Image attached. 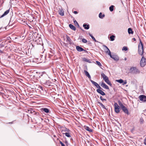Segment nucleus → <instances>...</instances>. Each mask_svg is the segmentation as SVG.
I'll return each mask as SVG.
<instances>
[{
	"label": "nucleus",
	"mask_w": 146,
	"mask_h": 146,
	"mask_svg": "<svg viewBox=\"0 0 146 146\" xmlns=\"http://www.w3.org/2000/svg\"><path fill=\"white\" fill-rule=\"evenodd\" d=\"M84 72L85 73V75L90 80H91V76L88 72L86 70H84Z\"/></svg>",
	"instance_id": "nucleus-13"
},
{
	"label": "nucleus",
	"mask_w": 146,
	"mask_h": 146,
	"mask_svg": "<svg viewBox=\"0 0 146 146\" xmlns=\"http://www.w3.org/2000/svg\"><path fill=\"white\" fill-rule=\"evenodd\" d=\"M106 99H104V98H103L102 99V102H103L104 101H106Z\"/></svg>",
	"instance_id": "nucleus-41"
},
{
	"label": "nucleus",
	"mask_w": 146,
	"mask_h": 146,
	"mask_svg": "<svg viewBox=\"0 0 146 146\" xmlns=\"http://www.w3.org/2000/svg\"><path fill=\"white\" fill-rule=\"evenodd\" d=\"M9 9L6 10L5 12L4 13L1 15V16L0 17V18L3 17L5 15H7L9 13Z\"/></svg>",
	"instance_id": "nucleus-16"
},
{
	"label": "nucleus",
	"mask_w": 146,
	"mask_h": 146,
	"mask_svg": "<svg viewBox=\"0 0 146 146\" xmlns=\"http://www.w3.org/2000/svg\"><path fill=\"white\" fill-rule=\"evenodd\" d=\"M128 48L127 47H123V48L122 50H124L125 51H126L127 50Z\"/></svg>",
	"instance_id": "nucleus-35"
},
{
	"label": "nucleus",
	"mask_w": 146,
	"mask_h": 146,
	"mask_svg": "<svg viewBox=\"0 0 146 146\" xmlns=\"http://www.w3.org/2000/svg\"><path fill=\"white\" fill-rule=\"evenodd\" d=\"M40 88H41V89L42 90V87H40Z\"/></svg>",
	"instance_id": "nucleus-53"
},
{
	"label": "nucleus",
	"mask_w": 146,
	"mask_h": 146,
	"mask_svg": "<svg viewBox=\"0 0 146 146\" xmlns=\"http://www.w3.org/2000/svg\"><path fill=\"white\" fill-rule=\"evenodd\" d=\"M137 36L139 38L140 41V43L138 46V53L140 55L142 56L144 52L143 48V45L141 40V39L139 38V36L137 35Z\"/></svg>",
	"instance_id": "nucleus-3"
},
{
	"label": "nucleus",
	"mask_w": 146,
	"mask_h": 146,
	"mask_svg": "<svg viewBox=\"0 0 146 146\" xmlns=\"http://www.w3.org/2000/svg\"><path fill=\"white\" fill-rule=\"evenodd\" d=\"M133 40L134 41H136V39H135V38H133Z\"/></svg>",
	"instance_id": "nucleus-46"
},
{
	"label": "nucleus",
	"mask_w": 146,
	"mask_h": 146,
	"mask_svg": "<svg viewBox=\"0 0 146 146\" xmlns=\"http://www.w3.org/2000/svg\"><path fill=\"white\" fill-rule=\"evenodd\" d=\"M77 50L78 52L86 51V50L79 46H77L76 47Z\"/></svg>",
	"instance_id": "nucleus-8"
},
{
	"label": "nucleus",
	"mask_w": 146,
	"mask_h": 146,
	"mask_svg": "<svg viewBox=\"0 0 146 146\" xmlns=\"http://www.w3.org/2000/svg\"><path fill=\"white\" fill-rule=\"evenodd\" d=\"M96 91L97 92L101 94L102 96H104L106 94L105 93L101 90L97 89Z\"/></svg>",
	"instance_id": "nucleus-10"
},
{
	"label": "nucleus",
	"mask_w": 146,
	"mask_h": 146,
	"mask_svg": "<svg viewBox=\"0 0 146 146\" xmlns=\"http://www.w3.org/2000/svg\"><path fill=\"white\" fill-rule=\"evenodd\" d=\"M114 7V6L113 5H112L110 7L109 9L110 11L112 12L113 11Z\"/></svg>",
	"instance_id": "nucleus-28"
},
{
	"label": "nucleus",
	"mask_w": 146,
	"mask_h": 146,
	"mask_svg": "<svg viewBox=\"0 0 146 146\" xmlns=\"http://www.w3.org/2000/svg\"><path fill=\"white\" fill-rule=\"evenodd\" d=\"M115 37V36L113 35H112L110 37V38L111 39V40L112 41H113L114 40V38Z\"/></svg>",
	"instance_id": "nucleus-30"
},
{
	"label": "nucleus",
	"mask_w": 146,
	"mask_h": 146,
	"mask_svg": "<svg viewBox=\"0 0 146 146\" xmlns=\"http://www.w3.org/2000/svg\"><path fill=\"white\" fill-rule=\"evenodd\" d=\"M104 47L106 48V50H105V52L108 53V54L110 56V57L112 58L114 60L118 61L119 60V57L117 55H111L110 50L108 47L104 45Z\"/></svg>",
	"instance_id": "nucleus-2"
},
{
	"label": "nucleus",
	"mask_w": 146,
	"mask_h": 146,
	"mask_svg": "<svg viewBox=\"0 0 146 146\" xmlns=\"http://www.w3.org/2000/svg\"><path fill=\"white\" fill-rule=\"evenodd\" d=\"M65 144H66V145H68V141L66 140L65 141Z\"/></svg>",
	"instance_id": "nucleus-40"
},
{
	"label": "nucleus",
	"mask_w": 146,
	"mask_h": 146,
	"mask_svg": "<svg viewBox=\"0 0 146 146\" xmlns=\"http://www.w3.org/2000/svg\"><path fill=\"white\" fill-rule=\"evenodd\" d=\"M62 133L63 134H65V136L68 137H71V135L69 133V132H66L65 133Z\"/></svg>",
	"instance_id": "nucleus-27"
},
{
	"label": "nucleus",
	"mask_w": 146,
	"mask_h": 146,
	"mask_svg": "<svg viewBox=\"0 0 146 146\" xmlns=\"http://www.w3.org/2000/svg\"><path fill=\"white\" fill-rule=\"evenodd\" d=\"M70 140H72V138H71V139H70Z\"/></svg>",
	"instance_id": "nucleus-54"
},
{
	"label": "nucleus",
	"mask_w": 146,
	"mask_h": 146,
	"mask_svg": "<svg viewBox=\"0 0 146 146\" xmlns=\"http://www.w3.org/2000/svg\"><path fill=\"white\" fill-rule=\"evenodd\" d=\"M9 24H10V23L9 22Z\"/></svg>",
	"instance_id": "nucleus-55"
},
{
	"label": "nucleus",
	"mask_w": 146,
	"mask_h": 146,
	"mask_svg": "<svg viewBox=\"0 0 146 146\" xmlns=\"http://www.w3.org/2000/svg\"><path fill=\"white\" fill-rule=\"evenodd\" d=\"M29 111H30V113H32V111H29Z\"/></svg>",
	"instance_id": "nucleus-51"
},
{
	"label": "nucleus",
	"mask_w": 146,
	"mask_h": 146,
	"mask_svg": "<svg viewBox=\"0 0 146 146\" xmlns=\"http://www.w3.org/2000/svg\"><path fill=\"white\" fill-rule=\"evenodd\" d=\"M140 121L141 124H143V123L144 120L142 118H140Z\"/></svg>",
	"instance_id": "nucleus-33"
},
{
	"label": "nucleus",
	"mask_w": 146,
	"mask_h": 146,
	"mask_svg": "<svg viewBox=\"0 0 146 146\" xmlns=\"http://www.w3.org/2000/svg\"><path fill=\"white\" fill-rule=\"evenodd\" d=\"M140 64L142 67H144L146 65V59L143 56L140 62Z\"/></svg>",
	"instance_id": "nucleus-5"
},
{
	"label": "nucleus",
	"mask_w": 146,
	"mask_h": 146,
	"mask_svg": "<svg viewBox=\"0 0 146 146\" xmlns=\"http://www.w3.org/2000/svg\"><path fill=\"white\" fill-rule=\"evenodd\" d=\"M144 144L146 145V137L144 140Z\"/></svg>",
	"instance_id": "nucleus-39"
},
{
	"label": "nucleus",
	"mask_w": 146,
	"mask_h": 146,
	"mask_svg": "<svg viewBox=\"0 0 146 146\" xmlns=\"http://www.w3.org/2000/svg\"><path fill=\"white\" fill-rule=\"evenodd\" d=\"M82 41L84 43H86L87 42V40L85 38L82 39Z\"/></svg>",
	"instance_id": "nucleus-32"
},
{
	"label": "nucleus",
	"mask_w": 146,
	"mask_h": 146,
	"mask_svg": "<svg viewBox=\"0 0 146 146\" xmlns=\"http://www.w3.org/2000/svg\"><path fill=\"white\" fill-rule=\"evenodd\" d=\"M128 33L129 34H133V31H132V29L131 28H129L128 29Z\"/></svg>",
	"instance_id": "nucleus-23"
},
{
	"label": "nucleus",
	"mask_w": 146,
	"mask_h": 146,
	"mask_svg": "<svg viewBox=\"0 0 146 146\" xmlns=\"http://www.w3.org/2000/svg\"><path fill=\"white\" fill-rule=\"evenodd\" d=\"M97 103L99 104L103 108L107 110L105 106L101 103L100 102L98 101H97Z\"/></svg>",
	"instance_id": "nucleus-22"
},
{
	"label": "nucleus",
	"mask_w": 146,
	"mask_h": 146,
	"mask_svg": "<svg viewBox=\"0 0 146 146\" xmlns=\"http://www.w3.org/2000/svg\"><path fill=\"white\" fill-rule=\"evenodd\" d=\"M105 81L110 86H112V84L111 83L110 81L109 80L108 78V79H107L106 80H105Z\"/></svg>",
	"instance_id": "nucleus-19"
},
{
	"label": "nucleus",
	"mask_w": 146,
	"mask_h": 146,
	"mask_svg": "<svg viewBox=\"0 0 146 146\" xmlns=\"http://www.w3.org/2000/svg\"><path fill=\"white\" fill-rule=\"evenodd\" d=\"M124 60H127V58H125Z\"/></svg>",
	"instance_id": "nucleus-52"
},
{
	"label": "nucleus",
	"mask_w": 146,
	"mask_h": 146,
	"mask_svg": "<svg viewBox=\"0 0 146 146\" xmlns=\"http://www.w3.org/2000/svg\"><path fill=\"white\" fill-rule=\"evenodd\" d=\"M0 53H4V50H2L1 49H0Z\"/></svg>",
	"instance_id": "nucleus-37"
},
{
	"label": "nucleus",
	"mask_w": 146,
	"mask_h": 146,
	"mask_svg": "<svg viewBox=\"0 0 146 146\" xmlns=\"http://www.w3.org/2000/svg\"><path fill=\"white\" fill-rule=\"evenodd\" d=\"M80 28L81 30H82L83 31H84V30L82 29L80 27Z\"/></svg>",
	"instance_id": "nucleus-50"
},
{
	"label": "nucleus",
	"mask_w": 146,
	"mask_h": 146,
	"mask_svg": "<svg viewBox=\"0 0 146 146\" xmlns=\"http://www.w3.org/2000/svg\"><path fill=\"white\" fill-rule=\"evenodd\" d=\"M70 131L68 129L65 128V129H63L62 130L61 132L63 133V132H69Z\"/></svg>",
	"instance_id": "nucleus-24"
},
{
	"label": "nucleus",
	"mask_w": 146,
	"mask_h": 146,
	"mask_svg": "<svg viewBox=\"0 0 146 146\" xmlns=\"http://www.w3.org/2000/svg\"><path fill=\"white\" fill-rule=\"evenodd\" d=\"M118 103L119 106L117 103H114L115 112L117 113H119L120 111V108H121L124 113L127 115H129V113L127 109L123 105L120 100L118 101Z\"/></svg>",
	"instance_id": "nucleus-1"
},
{
	"label": "nucleus",
	"mask_w": 146,
	"mask_h": 146,
	"mask_svg": "<svg viewBox=\"0 0 146 146\" xmlns=\"http://www.w3.org/2000/svg\"><path fill=\"white\" fill-rule=\"evenodd\" d=\"M96 62L97 64L100 66H101L102 65L101 64V63L99 61H96Z\"/></svg>",
	"instance_id": "nucleus-34"
},
{
	"label": "nucleus",
	"mask_w": 146,
	"mask_h": 146,
	"mask_svg": "<svg viewBox=\"0 0 146 146\" xmlns=\"http://www.w3.org/2000/svg\"><path fill=\"white\" fill-rule=\"evenodd\" d=\"M83 27H84V29H89L90 28V26L89 25H87L84 24H83Z\"/></svg>",
	"instance_id": "nucleus-21"
},
{
	"label": "nucleus",
	"mask_w": 146,
	"mask_h": 146,
	"mask_svg": "<svg viewBox=\"0 0 146 146\" xmlns=\"http://www.w3.org/2000/svg\"><path fill=\"white\" fill-rule=\"evenodd\" d=\"M116 81L119 82L121 84L123 83V80L121 79H120L118 80H116Z\"/></svg>",
	"instance_id": "nucleus-29"
},
{
	"label": "nucleus",
	"mask_w": 146,
	"mask_h": 146,
	"mask_svg": "<svg viewBox=\"0 0 146 146\" xmlns=\"http://www.w3.org/2000/svg\"><path fill=\"white\" fill-rule=\"evenodd\" d=\"M66 42H69V43L71 44H72V40L70 38V37L66 35Z\"/></svg>",
	"instance_id": "nucleus-12"
},
{
	"label": "nucleus",
	"mask_w": 146,
	"mask_h": 146,
	"mask_svg": "<svg viewBox=\"0 0 146 146\" xmlns=\"http://www.w3.org/2000/svg\"><path fill=\"white\" fill-rule=\"evenodd\" d=\"M88 42V44H91V43L90 42H89V41Z\"/></svg>",
	"instance_id": "nucleus-49"
},
{
	"label": "nucleus",
	"mask_w": 146,
	"mask_h": 146,
	"mask_svg": "<svg viewBox=\"0 0 146 146\" xmlns=\"http://www.w3.org/2000/svg\"><path fill=\"white\" fill-rule=\"evenodd\" d=\"M101 76L103 78V79L105 81V80H106L107 79H108V78L106 76L105 74L103 73H102L101 74Z\"/></svg>",
	"instance_id": "nucleus-15"
},
{
	"label": "nucleus",
	"mask_w": 146,
	"mask_h": 146,
	"mask_svg": "<svg viewBox=\"0 0 146 146\" xmlns=\"http://www.w3.org/2000/svg\"><path fill=\"white\" fill-rule=\"evenodd\" d=\"M90 81L92 82V83L97 88H98V89H100L101 90H102L103 89L101 87L99 86V85L96 82L93 81V80H90Z\"/></svg>",
	"instance_id": "nucleus-6"
},
{
	"label": "nucleus",
	"mask_w": 146,
	"mask_h": 146,
	"mask_svg": "<svg viewBox=\"0 0 146 146\" xmlns=\"http://www.w3.org/2000/svg\"><path fill=\"white\" fill-rule=\"evenodd\" d=\"M129 72L132 74H136L140 73V71L136 67H132L129 70Z\"/></svg>",
	"instance_id": "nucleus-4"
},
{
	"label": "nucleus",
	"mask_w": 146,
	"mask_h": 146,
	"mask_svg": "<svg viewBox=\"0 0 146 146\" xmlns=\"http://www.w3.org/2000/svg\"><path fill=\"white\" fill-rule=\"evenodd\" d=\"M82 60L84 62H86L89 63H91V60H89L87 59L86 58H82Z\"/></svg>",
	"instance_id": "nucleus-18"
},
{
	"label": "nucleus",
	"mask_w": 146,
	"mask_h": 146,
	"mask_svg": "<svg viewBox=\"0 0 146 146\" xmlns=\"http://www.w3.org/2000/svg\"><path fill=\"white\" fill-rule=\"evenodd\" d=\"M13 121H12V122H9V123H7L12 124V123H13Z\"/></svg>",
	"instance_id": "nucleus-44"
},
{
	"label": "nucleus",
	"mask_w": 146,
	"mask_h": 146,
	"mask_svg": "<svg viewBox=\"0 0 146 146\" xmlns=\"http://www.w3.org/2000/svg\"><path fill=\"white\" fill-rule=\"evenodd\" d=\"M140 100L143 102H146V96L144 95H141L139 96Z\"/></svg>",
	"instance_id": "nucleus-7"
},
{
	"label": "nucleus",
	"mask_w": 146,
	"mask_h": 146,
	"mask_svg": "<svg viewBox=\"0 0 146 146\" xmlns=\"http://www.w3.org/2000/svg\"><path fill=\"white\" fill-rule=\"evenodd\" d=\"M101 86L103 88H104L107 89H109L108 86H107L104 82H102L101 84Z\"/></svg>",
	"instance_id": "nucleus-9"
},
{
	"label": "nucleus",
	"mask_w": 146,
	"mask_h": 146,
	"mask_svg": "<svg viewBox=\"0 0 146 146\" xmlns=\"http://www.w3.org/2000/svg\"><path fill=\"white\" fill-rule=\"evenodd\" d=\"M59 143L61 145L63 143L60 141H59Z\"/></svg>",
	"instance_id": "nucleus-45"
},
{
	"label": "nucleus",
	"mask_w": 146,
	"mask_h": 146,
	"mask_svg": "<svg viewBox=\"0 0 146 146\" xmlns=\"http://www.w3.org/2000/svg\"><path fill=\"white\" fill-rule=\"evenodd\" d=\"M74 22L75 24H77L78 25V26L79 27V24H78V22H77V21L76 20L74 21Z\"/></svg>",
	"instance_id": "nucleus-36"
},
{
	"label": "nucleus",
	"mask_w": 146,
	"mask_h": 146,
	"mask_svg": "<svg viewBox=\"0 0 146 146\" xmlns=\"http://www.w3.org/2000/svg\"><path fill=\"white\" fill-rule=\"evenodd\" d=\"M89 35H90V36L93 39V40H94L95 42H98V41H97L96 40V39H95V38H94V37L92 36V35L91 34H90V33H89Z\"/></svg>",
	"instance_id": "nucleus-26"
},
{
	"label": "nucleus",
	"mask_w": 146,
	"mask_h": 146,
	"mask_svg": "<svg viewBox=\"0 0 146 146\" xmlns=\"http://www.w3.org/2000/svg\"><path fill=\"white\" fill-rule=\"evenodd\" d=\"M41 111H44L46 113H48L49 112V110L48 109L46 108H42L41 109Z\"/></svg>",
	"instance_id": "nucleus-14"
},
{
	"label": "nucleus",
	"mask_w": 146,
	"mask_h": 146,
	"mask_svg": "<svg viewBox=\"0 0 146 146\" xmlns=\"http://www.w3.org/2000/svg\"><path fill=\"white\" fill-rule=\"evenodd\" d=\"M84 129L87 131H89L90 132H92L93 131V130L90 128L88 126H85L84 127Z\"/></svg>",
	"instance_id": "nucleus-17"
},
{
	"label": "nucleus",
	"mask_w": 146,
	"mask_h": 146,
	"mask_svg": "<svg viewBox=\"0 0 146 146\" xmlns=\"http://www.w3.org/2000/svg\"><path fill=\"white\" fill-rule=\"evenodd\" d=\"M69 27L75 31L76 30V28L74 25L71 24L69 25Z\"/></svg>",
	"instance_id": "nucleus-20"
},
{
	"label": "nucleus",
	"mask_w": 146,
	"mask_h": 146,
	"mask_svg": "<svg viewBox=\"0 0 146 146\" xmlns=\"http://www.w3.org/2000/svg\"><path fill=\"white\" fill-rule=\"evenodd\" d=\"M82 36H79V38H78V39H82Z\"/></svg>",
	"instance_id": "nucleus-43"
},
{
	"label": "nucleus",
	"mask_w": 146,
	"mask_h": 146,
	"mask_svg": "<svg viewBox=\"0 0 146 146\" xmlns=\"http://www.w3.org/2000/svg\"><path fill=\"white\" fill-rule=\"evenodd\" d=\"M58 12L60 15L63 16L64 15V11L62 9H59Z\"/></svg>",
	"instance_id": "nucleus-11"
},
{
	"label": "nucleus",
	"mask_w": 146,
	"mask_h": 146,
	"mask_svg": "<svg viewBox=\"0 0 146 146\" xmlns=\"http://www.w3.org/2000/svg\"><path fill=\"white\" fill-rule=\"evenodd\" d=\"M4 46V43H3V42H2L1 44H0V49H1Z\"/></svg>",
	"instance_id": "nucleus-31"
},
{
	"label": "nucleus",
	"mask_w": 146,
	"mask_h": 146,
	"mask_svg": "<svg viewBox=\"0 0 146 146\" xmlns=\"http://www.w3.org/2000/svg\"><path fill=\"white\" fill-rule=\"evenodd\" d=\"M74 13L75 14H77L78 13V12L77 11H75L74 12Z\"/></svg>",
	"instance_id": "nucleus-42"
},
{
	"label": "nucleus",
	"mask_w": 146,
	"mask_h": 146,
	"mask_svg": "<svg viewBox=\"0 0 146 146\" xmlns=\"http://www.w3.org/2000/svg\"><path fill=\"white\" fill-rule=\"evenodd\" d=\"M100 100H102V99H103V98L102 96H101L100 97Z\"/></svg>",
	"instance_id": "nucleus-47"
},
{
	"label": "nucleus",
	"mask_w": 146,
	"mask_h": 146,
	"mask_svg": "<svg viewBox=\"0 0 146 146\" xmlns=\"http://www.w3.org/2000/svg\"><path fill=\"white\" fill-rule=\"evenodd\" d=\"M105 16V15L104 14H103L102 15V13H100L99 15V17L101 19H102L103 17H104Z\"/></svg>",
	"instance_id": "nucleus-25"
},
{
	"label": "nucleus",
	"mask_w": 146,
	"mask_h": 146,
	"mask_svg": "<svg viewBox=\"0 0 146 146\" xmlns=\"http://www.w3.org/2000/svg\"><path fill=\"white\" fill-rule=\"evenodd\" d=\"M61 145V146H65V145H64V144L63 143Z\"/></svg>",
	"instance_id": "nucleus-48"
},
{
	"label": "nucleus",
	"mask_w": 146,
	"mask_h": 146,
	"mask_svg": "<svg viewBox=\"0 0 146 146\" xmlns=\"http://www.w3.org/2000/svg\"><path fill=\"white\" fill-rule=\"evenodd\" d=\"M123 85H125L127 83L126 80H125L124 82H123Z\"/></svg>",
	"instance_id": "nucleus-38"
}]
</instances>
